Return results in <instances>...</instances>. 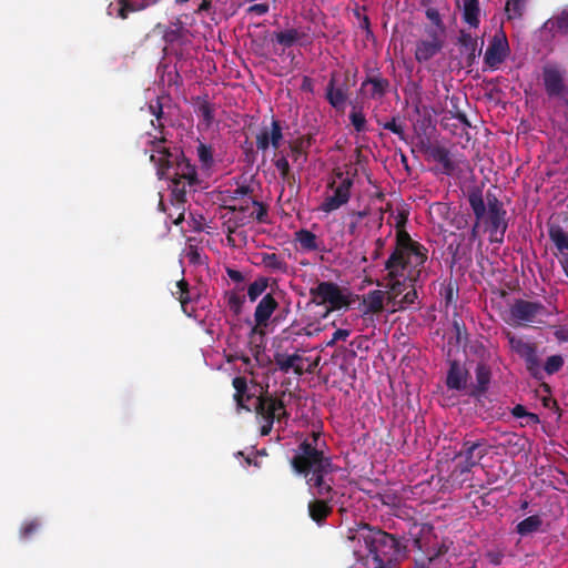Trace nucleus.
<instances>
[{
  "mask_svg": "<svg viewBox=\"0 0 568 568\" xmlns=\"http://www.w3.org/2000/svg\"><path fill=\"white\" fill-rule=\"evenodd\" d=\"M405 219L397 221L396 245L387 261L385 270L388 280L387 287L394 296L402 294L406 288V282L416 283L419 280L422 270L427 261V248L414 241L410 235L402 229Z\"/></svg>",
  "mask_w": 568,
  "mask_h": 568,
  "instance_id": "nucleus-1",
  "label": "nucleus"
},
{
  "mask_svg": "<svg viewBox=\"0 0 568 568\" xmlns=\"http://www.w3.org/2000/svg\"><path fill=\"white\" fill-rule=\"evenodd\" d=\"M467 201L475 219L481 221L484 231L489 233V241L501 244L508 229L504 203L490 191L484 196L478 186L468 190Z\"/></svg>",
  "mask_w": 568,
  "mask_h": 568,
  "instance_id": "nucleus-2",
  "label": "nucleus"
},
{
  "mask_svg": "<svg viewBox=\"0 0 568 568\" xmlns=\"http://www.w3.org/2000/svg\"><path fill=\"white\" fill-rule=\"evenodd\" d=\"M293 471L307 478L314 473H333L332 458L320 447V433L313 432L311 438H305L294 450L290 459Z\"/></svg>",
  "mask_w": 568,
  "mask_h": 568,
  "instance_id": "nucleus-3",
  "label": "nucleus"
},
{
  "mask_svg": "<svg viewBox=\"0 0 568 568\" xmlns=\"http://www.w3.org/2000/svg\"><path fill=\"white\" fill-rule=\"evenodd\" d=\"M139 143L144 146V153H150V161L156 166L160 179H166V172L171 171V166L182 159L183 151L180 148H170L163 135L156 136L150 133L143 134Z\"/></svg>",
  "mask_w": 568,
  "mask_h": 568,
  "instance_id": "nucleus-4",
  "label": "nucleus"
},
{
  "mask_svg": "<svg viewBox=\"0 0 568 568\" xmlns=\"http://www.w3.org/2000/svg\"><path fill=\"white\" fill-rule=\"evenodd\" d=\"M510 351L525 362L529 375L535 379H542L541 361L538 355V346L511 332L506 333Z\"/></svg>",
  "mask_w": 568,
  "mask_h": 568,
  "instance_id": "nucleus-5",
  "label": "nucleus"
},
{
  "mask_svg": "<svg viewBox=\"0 0 568 568\" xmlns=\"http://www.w3.org/2000/svg\"><path fill=\"white\" fill-rule=\"evenodd\" d=\"M166 180L172 182V193L181 203L185 202L186 187L199 183L196 168L184 154L175 166H171V171L166 172Z\"/></svg>",
  "mask_w": 568,
  "mask_h": 568,
  "instance_id": "nucleus-6",
  "label": "nucleus"
},
{
  "mask_svg": "<svg viewBox=\"0 0 568 568\" xmlns=\"http://www.w3.org/2000/svg\"><path fill=\"white\" fill-rule=\"evenodd\" d=\"M549 315L547 307L538 301L515 300L509 308L510 320L519 326H527L535 323H544Z\"/></svg>",
  "mask_w": 568,
  "mask_h": 568,
  "instance_id": "nucleus-7",
  "label": "nucleus"
},
{
  "mask_svg": "<svg viewBox=\"0 0 568 568\" xmlns=\"http://www.w3.org/2000/svg\"><path fill=\"white\" fill-rule=\"evenodd\" d=\"M334 175L339 180V183L336 184V181L333 180L327 184V187L333 191V194L326 196L320 205V210L324 213L338 210L348 203L351 199V190L354 183L353 179L345 176L341 170L334 171Z\"/></svg>",
  "mask_w": 568,
  "mask_h": 568,
  "instance_id": "nucleus-8",
  "label": "nucleus"
},
{
  "mask_svg": "<svg viewBox=\"0 0 568 568\" xmlns=\"http://www.w3.org/2000/svg\"><path fill=\"white\" fill-rule=\"evenodd\" d=\"M254 412L257 418L261 420H270L271 423L277 422L278 424H286L290 417L283 399L268 392L256 397Z\"/></svg>",
  "mask_w": 568,
  "mask_h": 568,
  "instance_id": "nucleus-9",
  "label": "nucleus"
},
{
  "mask_svg": "<svg viewBox=\"0 0 568 568\" xmlns=\"http://www.w3.org/2000/svg\"><path fill=\"white\" fill-rule=\"evenodd\" d=\"M490 446L484 438L463 442L460 450L455 455V458L463 459L456 465V470L459 474L469 473L479 462L488 454Z\"/></svg>",
  "mask_w": 568,
  "mask_h": 568,
  "instance_id": "nucleus-10",
  "label": "nucleus"
},
{
  "mask_svg": "<svg viewBox=\"0 0 568 568\" xmlns=\"http://www.w3.org/2000/svg\"><path fill=\"white\" fill-rule=\"evenodd\" d=\"M313 301L317 304L328 303L333 310H341L348 306L349 301L333 282H320L316 287L310 290Z\"/></svg>",
  "mask_w": 568,
  "mask_h": 568,
  "instance_id": "nucleus-11",
  "label": "nucleus"
},
{
  "mask_svg": "<svg viewBox=\"0 0 568 568\" xmlns=\"http://www.w3.org/2000/svg\"><path fill=\"white\" fill-rule=\"evenodd\" d=\"M390 82L384 78L378 68L368 69L366 78L361 83L359 92L371 99L381 100L389 91Z\"/></svg>",
  "mask_w": 568,
  "mask_h": 568,
  "instance_id": "nucleus-12",
  "label": "nucleus"
},
{
  "mask_svg": "<svg viewBox=\"0 0 568 568\" xmlns=\"http://www.w3.org/2000/svg\"><path fill=\"white\" fill-rule=\"evenodd\" d=\"M428 39L416 41L415 59L418 63H425L437 55L444 48V36H438L436 30L426 29Z\"/></svg>",
  "mask_w": 568,
  "mask_h": 568,
  "instance_id": "nucleus-13",
  "label": "nucleus"
},
{
  "mask_svg": "<svg viewBox=\"0 0 568 568\" xmlns=\"http://www.w3.org/2000/svg\"><path fill=\"white\" fill-rule=\"evenodd\" d=\"M283 140V128L281 121L272 119L270 126H262L256 134V148L258 151L265 152L272 146L277 150Z\"/></svg>",
  "mask_w": 568,
  "mask_h": 568,
  "instance_id": "nucleus-14",
  "label": "nucleus"
},
{
  "mask_svg": "<svg viewBox=\"0 0 568 568\" xmlns=\"http://www.w3.org/2000/svg\"><path fill=\"white\" fill-rule=\"evenodd\" d=\"M491 376L493 373L490 366L483 361L479 362L475 368L476 383L468 387L467 395L471 398L480 400V398L484 397L489 389Z\"/></svg>",
  "mask_w": 568,
  "mask_h": 568,
  "instance_id": "nucleus-15",
  "label": "nucleus"
},
{
  "mask_svg": "<svg viewBox=\"0 0 568 568\" xmlns=\"http://www.w3.org/2000/svg\"><path fill=\"white\" fill-rule=\"evenodd\" d=\"M509 47L506 37L495 36L486 49L484 62L490 69H497L507 58Z\"/></svg>",
  "mask_w": 568,
  "mask_h": 568,
  "instance_id": "nucleus-16",
  "label": "nucleus"
},
{
  "mask_svg": "<svg viewBox=\"0 0 568 568\" xmlns=\"http://www.w3.org/2000/svg\"><path fill=\"white\" fill-rule=\"evenodd\" d=\"M277 307H278V303L271 293H268L262 297V300L258 302L257 306L255 307V312H254L255 325L251 329V335L256 334L258 328L267 327L270 318Z\"/></svg>",
  "mask_w": 568,
  "mask_h": 568,
  "instance_id": "nucleus-17",
  "label": "nucleus"
},
{
  "mask_svg": "<svg viewBox=\"0 0 568 568\" xmlns=\"http://www.w3.org/2000/svg\"><path fill=\"white\" fill-rule=\"evenodd\" d=\"M542 81L546 93L549 97H560L565 91L564 72L555 65H546L542 69Z\"/></svg>",
  "mask_w": 568,
  "mask_h": 568,
  "instance_id": "nucleus-18",
  "label": "nucleus"
},
{
  "mask_svg": "<svg viewBox=\"0 0 568 568\" xmlns=\"http://www.w3.org/2000/svg\"><path fill=\"white\" fill-rule=\"evenodd\" d=\"M149 7V0H115L108 6V14L122 20L129 18L130 13L144 10Z\"/></svg>",
  "mask_w": 568,
  "mask_h": 568,
  "instance_id": "nucleus-19",
  "label": "nucleus"
},
{
  "mask_svg": "<svg viewBox=\"0 0 568 568\" xmlns=\"http://www.w3.org/2000/svg\"><path fill=\"white\" fill-rule=\"evenodd\" d=\"M232 386L235 389L233 399L236 403L237 412L241 409L252 412V408L247 405V403L253 398L256 399L257 396L252 390V388L248 387L247 379L244 376H236L232 381Z\"/></svg>",
  "mask_w": 568,
  "mask_h": 568,
  "instance_id": "nucleus-20",
  "label": "nucleus"
},
{
  "mask_svg": "<svg viewBox=\"0 0 568 568\" xmlns=\"http://www.w3.org/2000/svg\"><path fill=\"white\" fill-rule=\"evenodd\" d=\"M469 373L459 362L452 361L446 376V386L453 390H465L467 388Z\"/></svg>",
  "mask_w": 568,
  "mask_h": 568,
  "instance_id": "nucleus-21",
  "label": "nucleus"
},
{
  "mask_svg": "<svg viewBox=\"0 0 568 568\" xmlns=\"http://www.w3.org/2000/svg\"><path fill=\"white\" fill-rule=\"evenodd\" d=\"M387 293L381 290L369 291L363 295L361 312L363 316L379 314L384 311Z\"/></svg>",
  "mask_w": 568,
  "mask_h": 568,
  "instance_id": "nucleus-22",
  "label": "nucleus"
},
{
  "mask_svg": "<svg viewBox=\"0 0 568 568\" xmlns=\"http://www.w3.org/2000/svg\"><path fill=\"white\" fill-rule=\"evenodd\" d=\"M427 154L437 163L442 165V172L446 175H452L457 165L452 160L450 152L447 148L442 145H429L426 150Z\"/></svg>",
  "mask_w": 568,
  "mask_h": 568,
  "instance_id": "nucleus-23",
  "label": "nucleus"
},
{
  "mask_svg": "<svg viewBox=\"0 0 568 568\" xmlns=\"http://www.w3.org/2000/svg\"><path fill=\"white\" fill-rule=\"evenodd\" d=\"M274 362L283 373H288L291 369H293L296 375H303L304 373V368L302 366L303 357L297 353L288 355L277 352L274 354Z\"/></svg>",
  "mask_w": 568,
  "mask_h": 568,
  "instance_id": "nucleus-24",
  "label": "nucleus"
},
{
  "mask_svg": "<svg viewBox=\"0 0 568 568\" xmlns=\"http://www.w3.org/2000/svg\"><path fill=\"white\" fill-rule=\"evenodd\" d=\"M333 496L329 498L314 499L308 503V515L316 524L322 525L325 519L332 514L333 506L331 505Z\"/></svg>",
  "mask_w": 568,
  "mask_h": 568,
  "instance_id": "nucleus-25",
  "label": "nucleus"
},
{
  "mask_svg": "<svg viewBox=\"0 0 568 568\" xmlns=\"http://www.w3.org/2000/svg\"><path fill=\"white\" fill-rule=\"evenodd\" d=\"M458 44L462 47L463 52L467 53V65H473L481 52V48H478L477 38H474L469 32L465 30H460L458 36Z\"/></svg>",
  "mask_w": 568,
  "mask_h": 568,
  "instance_id": "nucleus-26",
  "label": "nucleus"
},
{
  "mask_svg": "<svg viewBox=\"0 0 568 568\" xmlns=\"http://www.w3.org/2000/svg\"><path fill=\"white\" fill-rule=\"evenodd\" d=\"M345 87H336V74L331 75L329 82L326 87L325 98L328 103L335 109H342L347 100V92Z\"/></svg>",
  "mask_w": 568,
  "mask_h": 568,
  "instance_id": "nucleus-27",
  "label": "nucleus"
},
{
  "mask_svg": "<svg viewBox=\"0 0 568 568\" xmlns=\"http://www.w3.org/2000/svg\"><path fill=\"white\" fill-rule=\"evenodd\" d=\"M542 30L548 32L551 38H555L557 34H568V10L565 9L560 13L548 19L544 26Z\"/></svg>",
  "mask_w": 568,
  "mask_h": 568,
  "instance_id": "nucleus-28",
  "label": "nucleus"
},
{
  "mask_svg": "<svg viewBox=\"0 0 568 568\" xmlns=\"http://www.w3.org/2000/svg\"><path fill=\"white\" fill-rule=\"evenodd\" d=\"M331 473H314L310 475L306 479L307 485L311 488H315V495L324 498H329L333 494V487L331 480L327 479V476Z\"/></svg>",
  "mask_w": 568,
  "mask_h": 568,
  "instance_id": "nucleus-29",
  "label": "nucleus"
},
{
  "mask_svg": "<svg viewBox=\"0 0 568 568\" xmlns=\"http://www.w3.org/2000/svg\"><path fill=\"white\" fill-rule=\"evenodd\" d=\"M313 142L312 135H303L290 143V150L294 162L302 163L307 161V150L311 148Z\"/></svg>",
  "mask_w": 568,
  "mask_h": 568,
  "instance_id": "nucleus-30",
  "label": "nucleus"
},
{
  "mask_svg": "<svg viewBox=\"0 0 568 568\" xmlns=\"http://www.w3.org/2000/svg\"><path fill=\"white\" fill-rule=\"evenodd\" d=\"M479 0H463V20L471 28H477L480 23Z\"/></svg>",
  "mask_w": 568,
  "mask_h": 568,
  "instance_id": "nucleus-31",
  "label": "nucleus"
},
{
  "mask_svg": "<svg viewBox=\"0 0 568 568\" xmlns=\"http://www.w3.org/2000/svg\"><path fill=\"white\" fill-rule=\"evenodd\" d=\"M548 235L555 246L562 254L568 251V233L558 224H551L548 227Z\"/></svg>",
  "mask_w": 568,
  "mask_h": 568,
  "instance_id": "nucleus-32",
  "label": "nucleus"
},
{
  "mask_svg": "<svg viewBox=\"0 0 568 568\" xmlns=\"http://www.w3.org/2000/svg\"><path fill=\"white\" fill-rule=\"evenodd\" d=\"M295 241L300 244L301 248L304 251H318V241L315 233L302 229L295 233Z\"/></svg>",
  "mask_w": 568,
  "mask_h": 568,
  "instance_id": "nucleus-33",
  "label": "nucleus"
},
{
  "mask_svg": "<svg viewBox=\"0 0 568 568\" xmlns=\"http://www.w3.org/2000/svg\"><path fill=\"white\" fill-rule=\"evenodd\" d=\"M215 108L206 99L197 98L195 113L201 118L205 128H210L214 121Z\"/></svg>",
  "mask_w": 568,
  "mask_h": 568,
  "instance_id": "nucleus-34",
  "label": "nucleus"
},
{
  "mask_svg": "<svg viewBox=\"0 0 568 568\" xmlns=\"http://www.w3.org/2000/svg\"><path fill=\"white\" fill-rule=\"evenodd\" d=\"M261 263L273 272L286 273L288 268L286 261L276 253H262Z\"/></svg>",
  "mask_w": 568,
  "mask_h": 568,
  "instance_id": "nucleus-35",
  "label": "nucleus"
},
{
  "mask_svg": "<svg viewBox=\"0 0 568 568\" xmlns=\"http://www.w3.org/2000/svg\"><path fill=\"white\" fill-rule=\"evenodd\" d=\"M541 525V518L538 515H532L518 523L516 530L519 535L527 536L537 531Z\"/></svg>",
  "mask_w": 568,
  "mask_h": 568,
  "instance_id": "nucleus-36",
  "label": "nucleus"
},
{
  "mask_svg": "<svg viewBox=\"0 0 568 568\" xmlns=\"http://www.w3.org/2000/svg\"><path fill=\"white\" fill-rule=\"evenodd\" d=\"M201 166L210 170L214 165L213 149L211 145L200 143L196 149Z\"/></svg>",
  "mask_w": 568,
  "mask_h": 568,
  "instance_id": "nucleus-37",
  "label": "nucleus"
},
{
  "mask_svg": "<svg viewBox=\"0 0 568 568\" xmlns=\"http://www.w3.org/2000/svg\"><path fill=\"white\" fill-rule=\"evenodd\" d=\"M301 33L296 29H287L284 31L275 32V40L277 43L285 48L292 47L296 41L300 40Z\"/></svg>",
  "mask_w": 568,
  "mask_h": 568,
  "instance_id": "nucleus-38",
  "label": "nucleus"
},
{
  "mask_svg": "<svg viewBox=\"0 0 568 568\" xmlns=\"http://www.w3.org/2000/svg\"><path fill=\"white\" fill-rule=\"evenodd\" d=\"M176 291L172 294L179 300L184 312H186V305L191 302L189 283L182 278L175 284Z\"/></svg>",
  "mask_w": 568,
  "mask_h": 568,
  "instance_id": "nucleus-39",
  "label": "nucleus"
},
{
  "mask_svg": "<svg viewBox=\"0 0 568 568\" xmlns=\"http://www.w3.org/2000/svg\"><path fill=\"white\" fill-rule=\"evenodd\" d=\"M268 286V280L266 277H258L248 285L247 295L251 302L257 300Z\"/></svg>",
  "mask_w": 568,
  "mask_h": 568,
  "instance_id": "nucleus-40",
  "label": "nucleus"
},
{
  "mask_svg": "<svg viewBox=\"0 0 568 568\" xmlns=\"http://www.w3.org/2000/svg\"><path fill=\"white\" fill-rule=\"evenodd\" d=\"M425 14L426 18L434 24L432 29L436 30L438 36L445 37L446 27L442 20L439 11L435 8H427Z\"/></svg>",
  "mask_w": 568,
  "mask_h": 568,
  "instance_id": "nucleus-41",
  "label": "nucleus"
},
{
  "mask_svg": "<svg viewBox=\"0 0 568 568\" xmlns=\"http://www.w3.org/2000/svg\"><path fill=\"white\" fill-rule=\"evenodd\" d=\"M526 0H507L505 11L508 19L520 18L524 13Z\"/></svg>",
  "mask_w": 568,
  "mask_h": 568,
  "instance_id": "nucleus-42",
  "label": "nucleus"
},
{
  "mask_svg": "<svg viewBox=\"0 0 568 568\" xmlns=\"http://www.w3.org/2000/svg\"><path fill=\"white\" fill-rule=\"evenodd\" d=\"M564 366V358L561 355H551L547 358L544 366L541 365L542 373L545 372L548 375L556 374Z\"/></svg>",
  "mask_w": 568,
  "mask_h": 568,
  "instance_id": "nucleus-43",
  "label": "nucleus"
},
{
  "mask_svg": "<svg viewBox=\"0 0 568 568\" xmlns=\"http://www.w3.org/2000/svg\"><path fill=\"white\" fill-rule=\"evenodd\" d=\"M225 297L230 311H232L234 315H240L245 302L244 296H241L235 292H229L226 293Z\"/></svg>",
  "mask_w": 568,
  "mask_h": 568,
  "instance_id": "nucleus-44",
  "label": "nucleus"
},
{
  "mask_svg": "<svg viewBox=\"0 0 568 568\" xmlns=\"http://www.w3.org/2000/svg\"><path fill=\"white\" fill-rule=\"evenodd\" d=\"M379 125L383 126V129L388 130L396 134L400 140L406 141V134L404 130L403 123L398 122L397 116H393L389 121H386L384 123L378 122Z\"/></svg>",
  "mask_w": 568,
  "mask_h": 568,
  "instance_id": "nucleus-45",
  "label": "nucleus"
},
{
  "mask_svg": "<svg viewBox=\"0 0 568 568\" xmlns=\"http://www.w3.org/2000/svg\"><path fill=\"white\" fill-rule=\"evenodd\" d=\"M252 204L256 207V210L252 212L250 216L254 217L258 223H268L267 205L256 200H252Z\"/></svg>",
  "mask_w": 568,
  "mask_h": 568,
  "instance_id": "nucleus-46",
  "label": "nucleus"
},
{
  "mask_svg": "<svg viewBox=\"0 0 568 568\" xmlns=\"http://www.w3.org/2000/svg\"><path fill=\"white\" fill-rule=\"evenodd\" d=\"M369 214V209L366 207L363 211H353L351 212V217L353 221L347 226V232L349 235H356L358 223Z\"/></svg>",
  "mask_w": 568,
  "mask_h": 568,
  "instance_id": "nucleus-47",
  "label": "nucleus"
},
{
  "mask_svg": "<svg viewBox=\"0 0 568 568\" xmlns=\"http://www.w3.org/2000/svg\"><path fill=\"white\" fill-rule=\"evenodd\" d=\"M40 527L41 524L38 519L26 521L20 528V537L22 539H29L40 529Z\"/></svg>",
  "mask_w": 568,
  "mask_h": 568,
  "instance_id": "nucleus-48",
  "label": "nucleus"
},
{
  "mask_svg": "<svg viewBox=\"0 0 568 568\" xmlns=\"http://www.w3.org/2000/svg\"><path fill=\"white\" fill-rule=\"evenodd\" d=\"M349 120L356 132H364L366 130V119L362 111L353 110L349 113Z\"/></svg>",
  "mask_w": 568,
  "mask_h": 568,
  "instance_id": "nucleus-49",
  "label": "nucleus"
},
{
  "mask_svg": "<svg viewBox=\"0 0 568 568\" xmlns=\"http://www.w3.org/2000/svg\"><path fill=\"white\" fill-rule=\"evenodd\" d=\"M349 335V329L338 328L334 332L332 339L327 342V346L332 347L337 341H345Z\"/></svg>",
  "mask_w": 568,
  "mask_h": 568,
  "instance_id": "nucleus-50",
  "label": "nucleus"
},
{
  "mask_svg": "<svg viewBox=\"0 0 568 568\" xmlns=\"http://www.w3.org/2000/svg\"><path fill=\"white\" fill-rule=\"evenodd\" d=\"M233 212L236 214L235 215V220H236V225H244L245 224V212L248 210V204L246 205H241L239 209H236V206H233L232 207Z\"/></svg>",
  "mask_w": 568,
  "mask_h": 568,
  "instance_id": "nucleus-51",
  "label": "nucleus"
},
{
  "mask_svg": "<svg viewBox=\"0 0 568 568\" xmlns=\"http://www.w3.org/2000/svg\"><path fill=\"white\" fill-rule=\"evenodd\" d=\"M409 285L413 287L410 291H408L402 298V304H405V305H410V304H414L416 302V300L418 298V295H417V292L414 287L415 283L412 285V283H409Z\"/></svg>",
  "mask_w": 568,
  "mask_h": 568,
  "instance_id": "nucleus-52",
  "label": "nucleus"
},
{
  "mask_svg": "<svg viewBox=\"0 0 568 568\" xmlns=\"http://www.w3.org/2000/svg\"><path fill=\"white\" fill-rule=\"evenodd\" d=\"M235 361H241L245 366L251 365V358L243 353H234L227 356V363H234Z\"/></svg>",
  "mask_w": 568,
  "mask_h": 568,
  "instance_id": "nucleus-53",
  "label": "nucleus"
},
{
  "mask_svg": "<svg viewBox=\"0 0 568 568\" xmlns=\"http://www.w3.org/2000/svg\"><path fill=\"white\" fill-rule=\"evenodd\" d=\"M270 10L267 3H255L248 8V12L255 13L257 16L266 14Z\"/></svg>",
  "mask_w": 568,
  "mask_h": 568,
  "instance_id": "nucleus-54",
  "label": "nucleus"
},
{
  "mask_svg": "<svg viewBox=\"0 0 568 568\" xmlns=\"http://www.w3.org/2000/svg\"><path fill=\"white\" fill-rule=\"evenodd\" d=\"M274 165L277 169L278 173L287 171L291 169L290 163L285 156H281L274 161Z\"/></svg>",
  "mask_w": 568,
  "mask_h": 568,
  "instance_id": "nucleus-55",
  "label": "nucleus"
},
{
  "mask_svg": "<svg viewBox=\"0 0 568 568\" xmlns=\"http://www.w3.org/2000/svg\"><path fill=\"white\" fill-rule=\"evenodd\" d=\"M483 226V223L481 221H478L475 219V222L470 229V235H469V240L470 241H475L479 237V233H480V227Z\"/></svg>",
  "mask_w": 568,
  "mask_h": 568,
  "instance_id": "nucleus-56",
  "label": "nucleus"
},
{
  "mask_svg": "<svg viewBox=\"0 0 568 568\" xmlns=\"http://www.w3.org/2000/svg\"><path fill=\"white\" fill-rule=\"evenodd\" d=\"M226 273H227V276L233 281V282H236V283H240V282H243L244 281V276L243 274L237 271V270H234V268H230L227 267L226 268Z\"/></svg>",
  "mask_w": 568,
  "mask_h": 568,
  "instance_id": "nucleus-57",
  "label": "nucleus"
},
{
  "mask_svg": "<svg viewBox=\"0 0 568 568\" xmlns=\"http://www.w3.org/2000/svg\"><path fill=\"white\" fill-rule=\"evenodd\" d=\"M149 109H150V112L153 115H155L156 121H160V119L163 115L162 104L159 101H156L155 104H150Z\"/></svg>",
  "mask_w": 568,
  "mask_h": 568,
  "instance_id": "nucleus-58",
  "label": "nucleus"
},
{
  "mask_svg": "<svg viewBox=\"0 0 568 568\" xmlns=\"http://www.w3.org/2000/svg\"><path fill=\"white\" fill-rule=\"evenodd\" d=\"M511 415L516 418H525L527 415V409L525 408V406L518 404L513 407Z\"/></svg>",
  "mask_w": 568,
  "mask_h": 568,
  "instance_id": "nucleus-59",
  "label": "nucleus"
},
{
  "mask_svg": "<svg viewBox=\"0 0 568 568\" xmlns=\"http://www.w3.org/2000/svg\"><path fill=\"white\" fill-rule=\"evenodd\" d=\"M313 80L310 77L305 75L301 84V90L304 92H313Z\"/></svg>",
  "mask_w": 568,
  "mask_h": 568,
  "instance_id": "nucleus-60",
  "label": "nucleus"
},
{
  "mask_svg": "<svg viewBox=\"0 0 568 568\" xmlns=\"http://www.w3.org/2000/svg\"><path fill=\"white\" fill-rule=\"evenodd\" d=\"M262 426L260 429L261 436H267L271 434L274 423H271L270 420H261Z\"/></svg>",
  "mask_w": 568,
  "mask_h": 568,
  "instance_id": "nucleus-61",
  "label": "nucleus"
},
{
  "mask_svg": "<svg viewBox=\"0 0 568 568\" xmlns=\"http://www.w3.org/2000/svg\"><path fill=\"white\" fill-rule=\"evenodd\" d=\"M487 558L489 559V561L496 566L500 565L501 564V559H503V554L500 552H494V551H489L487 554Z\"/></svg>",
  "mask_w": 568,
  "mask_h": 568,
  "instance_id": "nucleus-62",
  "label": "nucleus"
},
{
  "mask_svg": "<svg viewBox=\"0 0 568 568\" xmlns=\"http://www.w3.org/2000/svg\"><path fill=\"white\" fill-rule=\"evenodd\" d=\"M542 405L546 407V408H555L556 410H559V407H558V404L556 402V399L551 398L550 396H547V397H544L542 398Z\"/></svg>",
  "mask_w": 568,
  "mask_h": 568,
  "instance_id": "nucleus-63",
  "label": "nucleus"
},
{
  "mask_svg": "<svg viewBox=\"0 0 568 568\" xmlns=\"http://www.w3.org/2000/svg\"><path fill=\"white\" fill-rule=\"evenodd\" d=\"M525 418H526L527 425H537L540 423L539 416L535 413L527 412V415Z\"/></svg>",
  "mask_w": 568,
  "mask_h": 568,
  "instance_id": "nucleus-64",
  "label": "nucleus"
}]
</instances>
